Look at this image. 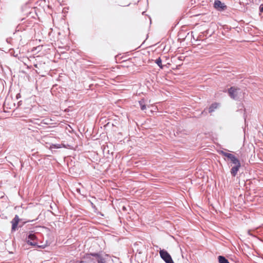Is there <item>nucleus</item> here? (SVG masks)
Wrapping results in <instances>:
<instances>
[{"label": "nucleus", "instance_id": "19", "mask_svg": "<svg viewBox=\"0 0 263 263\" xmlns=\"http://www.w3.org/2000/svg\"><path fill=\"white\" fill-rule=\"evenodd\" d=\"M19 95H17V96H16V98H18V97H20V96H18Z\"/></svg>", "mask_w": 263, "mask_h": 263}, {"label": "nucleus", "instance_id": "15", "mask_svg": "<svg viewBox=\"0 0 263 263\" xmlns=\"http://www.w3.org/2000/svg\"><path fill=\"white\" fill-rule=\"evenodd\" d=\"M233 156V155L232 154H229V155H228L227 156V158L229 159H230L231 158H232V157Z\"/></svg>", "mask_w": 263, "mask_h": 263}, {"label": "nucleus", "instance_id": "7", "mask_svg": "<svg viewBox=\"0 0 263 263\" xmlns=\"http://www.w3.org/2000/svg\"><path fill=\"white\" fill-rule=\"evenodd\" d=\"M240 166H241V164H237V165H234V166L232 167L230 172H231V175L233 177H235L237 175V172L239 171Z\"/></svg>", "mask_w": 263, "mask_h": 263}, {"label": "nucleus", "instance_id": "6", "mask_svg": "<svg viewBox=\"0 0 263 263\" xmlns=\"http://www.w3.org/2000/svg\"><path fill=\"white\" fill-rule=\"evenodd\" d=\"M214 7L218 10H223L226 9L227 6L220 1L216 0L214 2Z\"/></svg>", "mask_w": 263, "mask_h": 263}, {"label": "nucleus", "instance_id": "18", "mask_svg": "<svg viewBox=\"0 0 263 263\" xmlns=\"http://www.w3.org/2000/svg\"><path fill=\"white\" fill-rule=\"evenodd\" d=\"M77 191L78 193H80V189H77Z\"/></svg>", "mask_w": 263, "mask_h": 263}, {"label": "nucleus", "instance_id": "11", "mask_svg": "<svg viewBox=\"0 0 263 263\" xmlns=\"http://www.w3.org/2000/svg\"><path fill=\"white\" fill-rule=\"evenodd\" d=\"M218 107V104L214 103L209 107V112H212L214 111V109Z\"/></svg>", "mask_w": 263, "mask_h": 263}, {"label": "nucleus", "instance_id": "1", "mask_svg": "<svg viewBox=\"0 0 263 263\" xmlns=\"http://www.w3.org/2000/svg\"><path fill=\"white\" fill-rule=\"evenodd\" d=\"M230 97L234 100H238L242 97L243 93L240 88L231 87L228 89Z\"/></svg>", "mask_w": 263, "mask_h": 263}, {"label": "nucleus", "instance_id": "16", "mask_svg": "<svg viewBox=\"0 0 263 263\" xmlns=\"http://www.w3.org/2000/svg\"><path fill=\"white\" fill-rule=\"evenodd\" d=\"M53 147L57 148L60 147L59 146H58V145H53Z\"/></svg>", "mask_w": 263, "mask_h": 263}, {"label": "nucleus", "instance_id": "4", "mask_svg": "<svg viewBox=\"0 0 263 263\" xmlns=\"http://www.w3.org/2000/svg\"><path fill=\"white\" fill-rule=\"evenodd\" d=\"M160 255L166 263H174L173 260L169 253L164 250H160Z\"/></svg>", "mask_w": 263, "mask_h": 263}, {"label": "nucleus", "instance_id": "10", "mask_svg": "<svg viewBox=\"0 0 263 263\" xmlns=\"http://www.w3.org/2000/svg\"><path fill=\"white\" fill-rule=\"evenodd\" d=\"M139 105L140 106V108L142 110H145L146 109V106L145 104L144 100H141L139 101Z\"/></svg>", "mask_w": 263, "mask_h": 263}, {"label": "nucleus", "instance_id": "2", "mask_svg": "<svg viewBox=\"0 0 263 263\" xmlns=\"http://www.w3.org/2000/svg\"><path fill=\"white\" fill-rule=\"evenodd\" d=\"M93 256L96 258L98 263H106L105 258L99 253H89L86 254L84 256V258L86 259H91V257Z\"/></svg>", "mask_w": 263, "mask_h": 263}, {"label": "nucleus", "instance_id": "3", "mask_svg": "<svg viewBox=\"0 0 263 263\" xmlns=\"http://www.w3.org/2000/svg\"><path fill=\"white\" fill-rule=\"evenodd\" d=\"M27 242L32 246H37V243L36 241L37 237L36 235L32 233V232H30L27 237L26 238Z\"/></svg>", "mask_w": 263, "mask_h": 263}, {"label": "nucleus", "instance_id": "5", "mask_svg": "<svg viewBox=\"0 0 263 263\" xmlns=\"http://www.w3.org/2000/svg\"><path fill=\"white\" fill-rule=\"evenodd\" d=\"M19 221H20L19 217L18 215H16L15 216L14 218L11 221V223L12 224V229H11L12 231H15L16 230Z\"/></svg>", "mask_w": 263, "mask_h": 263}, {"label": "nucleus", "instance_id": "17", "mask_svg": "<svg viewBox=\"0 0 263 263\" xmlns=\"http://www.w3.org/2000/svg\"><path fill=\"white\" fill-rule=\"evenodd\" d=\"M34 67L36 68H39V64H34Z\"/></svg>", "mask_w": 263, "mask_h": 263}, {"label": "nucleus", "instance_id": "20", "mask_svg": "<svg viewBox=\"0 0 263 263\" xmlns=\"http://www.w3.org/2000/svg\"><path fill=\"white\" fill-rule=\"evenodd\" d=\"M19 95H17V96H16V98H18V97H20V96H18Z\"/></svg>", "mask_w": 263, "mask_h": 263}, {"label": "nucleus", "instance_id": "13", "mask_svg": "<svg viewBox=\"0 0 263 263\" xmlns=\"http://www.w3.org/2000/svg\"><path fill=\"white\" fill-rule=\"evenodd\" d=\"M218 153L223 156L226 157H227L228 155H229V154H230V153L224 152L223 151H219Z\"/></svg>", "mask_w": 263, "mask_h": 263}, {"label": "nucleus", "instance_id": "12", "mask_svg": "<svg viewBox=\"0 0 263 263\" xmlns=\"http://www.w3.org/2000/svg\"><path fill=\"white\" fill-rule=\"evenodd\" d=\"M156 63L160 67H161V68L162 67V61H161V59H160V58H159L158 59H157L156 60Z\"/></svg>", "mask_w": 263, "mask_h": 263}, {"label": "nucleus", "instance_id": "9", "mask_svg": "<svg viewBox=\"0 0 263 263\" xmlns=\"http://www.w3.org/2000/svg\"><path fill=\"white\" fill-rule=\"evenodd\" d=\"M230 160L234 165L240 164L239 160L234 155Z\"/></svg>", "mask_w": 263, "mask_h": 263}, {"label": "nucleus", "instance_id": "14", "mask_svg": "<svg viewBox=\"0 0 263 263\" xmlns=\"http://www.w3.org/2000/svg\"><path fill=\"white\" fill-rule=\"evenodd\" d=\"M259 11L263 12V4H261L259 6Z\"/></svg>", "mask_w": 263, "mask_h": 263}, {"label": "nucleus", "instance_id": "8", "mask_svg": "<svg viewBox=\"0 0 263 263\" xmlns=\"http://www.w3.org/2000/svg\"><path fill=\"white\" fill-rule=\"evenodd\" d=\"M218 258L219 263H229L228 260L224 256H219Z\"/></svg>", "mask_w": 263, "mask_h": 263}]
</instances>
